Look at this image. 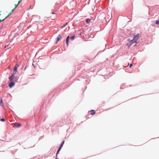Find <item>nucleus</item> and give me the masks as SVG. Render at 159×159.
<instances>
[{"instance_id": "nucleus-1", "label": "nucleus", "mask_w": 159, "mask_h": 159, "mask_svg": "<svg viewBox=\"0 0 159 159\" xmlns=\"http://www.w3.org/2000/svg\"><path fill=\"white\" fill-rule=\"evenodd\" d=\"M140 37V35L139 34H134V37L133 39H129L128 40L130 43H138L139 42L138 40L139 39Z\"/></svg>"}, {"instance_id": "nucleus-2", "label": "nucleus", "mask_w": 159, "mask_h": 159, "mask_svg": "<svg viewBox=\"0 0 159 159\" xmlns=\"http://www.w3.org/2000/svg\"><path fill=\"white\" fill-rule=\"evenodd\" d=\"M15 10V8H13V9H12L11 11L10 12V13L8 14V15L5 18H4L2 20H0V22L3 21L5 19H6L7 17H8L9 15H10L11 13H13V12Z\"/></svg>"}, {"instance_id": "nucleus-3", "label": "nucleus", "mask_w": 159, "mask_h": 159, "mask_svg": "<svg viewBox=\"0 0 159 159\" xmlns=\"http://www.w3.org/2000/svg\"><path fill=\"white\" fill-rule=\"evenodd\" d=\"M62 39V37L60 35H59L57 38V41L56 42V43H57V42L59 41L60 39Z\"/></svg>"}, {"instance_id": "nucleus-4", "label": "nucleus", "mask_w": 159, "mask_h": 159, "mask_svg": "<svg viewBox=\"0 0 159 159\" xmlns=\"http://www.w3.org/2000/svg\"><path fill=\"white\" fill-rule=\"evenodd\" d=\"M64 141H63L61 143V144L58 151H57V154L58 152L60 151V150H61L62 147L63 146V144H64Z\"/></svg>"}, {"instance_id": "nucleus-5", "label": "nucleus", "mask_w": 159, "mask_h": 159, "mask_svg": "<svg viewBox=\"0 0 159 159\" xmlns=\"http://www.w3.org/2000/svg\"><path fill=\"white\" fill-rule=\"evenodd\" d=\"M69 39H70V37L69 36H68L67 37L66 39V43L67 46H68V42H69Z\"/></svg>"}, {"instance_id": "nucleus-6", "label": "nucleus", "mask_w": 159, "mask_h": 159, "mask_svg": "<svg viewBox=\"0 0 159 159\" xmlns=\"http://www.w3.org/2000/svg\"><path fill=\"white\" fill-rule=\"evenodd\" d=\"M14 83L13 82H11L9 84V87L11 88L14 86Z\"/></svg>"}, {"instance_id": "nucleus-7", "label": "nucleus", "mask_w": 159, "mask_h": 159, "mask_svg": "<svg viewBox=\"0 0 159 159\" xmlns=\"http://www.w3.org/2000/svg\"><path fill=\"white\" fill-rule=\"evenodd\" d=\"M89 112L90 113V114L92 115H94L95 113V112L94 110H91Z\"/></svg>"}, {"instance_id": "nucleus-8", "label": "nucleus", "mask_w": 159, "mask_h": 159, "mask_svg": "<svg viewBox=\"0 0 159 159\" xmlns=\"http://www.w3.org/2000/svg\"><path fill=\"white\" fill-rule=\"evenodd\" d=\"M18 66V65L17 64L15 65L14 69V71H16Z\"/></svg>"}, {"instance_id": "nucleus-9", "label": "nucleus", "mask_w": 159, "mask_h": 159, "mask_svg": "<svg viewBox=\"0 0 159 159\" xmlns=\"http://www.w3.org/2000/svg\"><path fill=\"white\" fill-rule=\"evenodd\" d=\"M14 76L13 75H12L10 78L9 80L11 82H12V80L14 78Z\"/></svg>"}, {"instance_id": "nucleus-10", "label": "nucleus", "mask_w": 159, "mask_h": 159, "mask_svg": "<svg viewBox=\"0 0 159 159\" xmlns=\"http://www.w3.org/2000/svg\"><path fill=\"white\" fill-rule=\"evenodd\" d=\"M16 125L17 127H19L21 126V124L19 123H16Z\"/></svg>"}, {"instance_id": "nucleus-11", "label": "nucleus", "mask_w": 159, "mask_h": 159, "mask_svg": "<svg viewBox=\"0 0 159 159\" xmlns=\"http://www.w3.org/2000/svg\"><path fill=\"white\" fill-rule=\"evenodd\" d=\"M90 21V20L89 19H87L86 20V22L87 23H89Z\"/></svg>"}, {"instance_id": "nucleus-12", "label": "nucleus", "mask_w": 159, "mask_h": 159, "mask_svg": "<svg viewBox=\"0 0 159 159\" xmlns=\"http://www.w3.org/2000/svg\"><path fill=\"white\" fill-rule=\"evenodd\" d=\"M75 36H72L70 38V39L72 40H74L75 39Z\"/></svg>"}, {"instance_id": "nucleus-13", "label": "nucleus", "mask_w": 159, "mask_h": 159, "mask_svg": "<svg viewBox=\"0 0 159 159\" xmlns=\"http://www.w3.org/2000/svg\"><path fill=\"white\" fill-rule=\"evenodd\" d=\"M18 3H17V4L15 5V7L14 8H15V9L18 7Z\"/></svg>"}, {"instance_id": "nucleus-14", "label": "nucleus", "mask_w": 159, "mask_h": 159, "mask_svg": "<svg viewBox=\"0 0 159 159\" xmlns=\"http://www.w3.org/2000/svg\"><path fill=\"white\" fill-rule=\"evenodd\" d=\"M156 24H159V20H157L156 22Z\"/></svg>"}, {"instance_id": "nucleus-15", "label": "nucleus", "mask_w": 159, "mask_h": 159, "mask_svg": "<svg viewBox=\"0 0 159 159\" xmlns=\"http://www.w3.org/2000/svg\"><path fill=\"white\" fill-rule=\"evenodd\" d=\"M0 104H1V106L2 107H3L4 106V104L3 103H0Z\"/></svg>"}, {"instance_id": "nucleus-16", "label": "nucleus", "mask_w": 159, "mask_h": 159, "mask_svg": "<svg viewBox=\"0 0 159 159\" xmlns=\"http://www.w3.org/2000/svg\"><path fill=\"white\" fill-rule=\"evenodd\" d=\"M1 120L2 121H5V119L4 118H2Z\"/></svg>"}, {"instance_id": "nucleus-17", "label": "nucleus", "mask_w": 159, "mask_h": 159, "mask_svg": "<svg viewBox=\"0 0 159 159\" xmlns=\"http://www.w3.org/2000/svg\"><path fill=\"white\" fill-rule=\"evenodd\" d=\"M132 66V64H130L129 66V67H131Z\"/></svg>"}, {"instance_id": "nucleus-18", "label": "nucleus", "mask_w": 159, "mask_h": 159, "mask_svg": "<svg viewBox=\"0 0 159 159\" xmlns=\"http://www.w3.org/2000/svg\"><path fill=\"white\" fill-rule=\"evenodd\" d=\"M2 103V99H1L0 101V103Z\"/></svg>"}, {"instance_id": "nucleus-19", "label": "nucleus", "mask_w": 159, "mask_h": 159, "mask_svg": "<svg viewBox=\"0 0 159 159\" xmlns=\"http://www.w3.org/2000/svg\"><path fill=\"white\" fill-rule=\"evenodd\" d=\"M21 1V0H20L19 1H18V4H19L20 3V2Z\"/></svg>"}, {"instance_id": "nucleus-20", "label": "nucleus", "mask_w": 159, "mask_h": 159, "mask_svg": "<svg viewBox=\"0 0 159 159\" xmlns=\"http://www.w3.org/2000/svg\"><path fill=\"white\" fill-rule=\"evenodd\" d=\"M66 26L65 25H64L62 26L63 27H64Z\"/></svg>"}, {"instance_id": "nucleus-21", "label": "nucleus", "mask_w": 159, "mask_h": 159, "mask_svg": "<svg viewBox=\"0 0 159 159\" xmlns=\"http://www.w3.org/2000/svg\"><path fill=\"white\" fill-rule=\"evenodd\" d=\"M52 14H55V13H54V12H52Z\"/></svg>"}, {"instance_id": "nucleus-22", "label": "nucleus", "mask_w": 159, "mask_h": 159, "mask_svg": "<svg viewBox=\"0 0 159 159\" xmlns=\"http://www.w3.org/2000/svg\"><path fill=\"white\" fill-rule=\"evenodd\" d=\"M67 23L65 25H67Z\"/></svg>"}, {"instance_id": "nucleus-23", "label": "nucleus", "mask_w": 159, "mask_h": 159, "mask_svg": "<svg viewBox=\"0 0 159 159\" xmlns=\"http://www.w3.org/2000/svg\"><path fill=\"white\" fill-rule=\"evenodd\" d=\"M26 67H25V69H26Z\"/></svg>"}, {"instance_id": "nucleus-24", "label": "nucleus", "mask_w": 159, "mask_h": 159, "mask_svg": "<svg viewBox=\"0 0 159 159\" xmlns=\"http://www.w3.org/2000/svg\"><path fill=\"white\" fill-rule=\"evenodd\" d=\"M13 73H14V74H16V72H15V73H14V72H13Z\"/></svg>"}, {"instance_id": "nucleus-25", "label": "nucleus", "mask_w": 159, "mask_h": 159, "mask_svg": "<svg viewBox=\"0 0 159 159\" xmlns=\"http://www.w3.org/2000/svg\"><path fill=\"white\" fill-rule=\"evenodd\" d=\"M6 46H5V48H6Z\"/></svg>"}]
</instances>
